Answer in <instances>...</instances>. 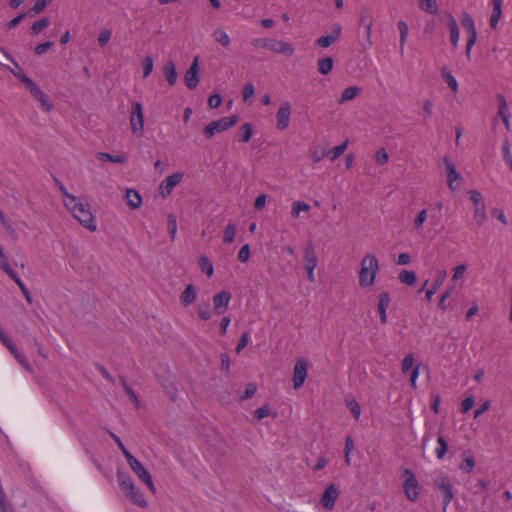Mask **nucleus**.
Masks as SVG:
<instances>
[{
  "label": "nucleus",
  "instance_id": "obj_1",
  "mask_svg": "<svg viewBox=\"0 0 512 512\" xmlns=\"http://www.w3.org/2000/svg\"><path fill=\"white\" fill-rule=\"evenodd\" d=\"M56 185L61 192L65 208L84 228L90 232H95L97 221L91 205L87 201H83L82 198L69 193L67 188L57 179Z\"/></svg>",
  "mask_w": 512,
  "mask_h": 512
},
{
  "label": "nucleus",
  "instance_id": "obj_2",
  "mask_svg": "<svg viewBox=\"0 0 512 512\" xmlns=\"http://www.w3.org/2000/svg\"><path fill=\"white\" fill-rule=\"evenodd\" d=\"M379 271V262L373 254H366L360 262L358 283L361 288L371 287Z\"/></svg>",
  "mask_w": 512,
  "mask_h": 512
},
{
  "label": "nucleus",
  "instance_id": "obj_3",
  "mask_svg": "<svg viewBox=\"0 0 512 512\" xmlns=\"http://www.w3.org/2000/svg\"><path fill=\"white\" fill-rule=\"evenodd\" d=\"M473 206V219L478 227H482L487 220V208L484 198L479 190L472 189L467 192Z\"/></svg>",
  "mask_w": 512,
  "mask_h": 512
},
{
  "label": "nucleus",
  "instance_id": "obj_4",
  "mask_svg": "<svg viewBox=\"0 0 512 512\" xmlns=\"http://www.w3.org/2000/svg\"><path fill=\"white\" fill-rule=\"evenodd\" d=\"M129 121L132 134L142 137L144 135V110L140 102L134 101L131 104Z\"/></svg>",
  "mask_w": 512,
  "mask_h": 512
},
{
  "label": "nucleus",
  "instance_id": "obj_5",
  "mask_svg": "<svg viewBox=\"0 0 512 512\" xmlns=\"http://www.w3.org/2000/svg\"><path fill=\"white\" fill-rule=\"evenodd\" d=\"M238 122V116L232 115L212 121L205 126L203 133L206 139H211L216 133H220L233 127Z\"/></svg>",
  "mask_w": 512,
  "mask_h": 512
},
{
  "label": "nucleus",
  "instance_id": "obj_6",
  "mask_svg": "<svg viewBox=\"0 0 512 512\" xmlns=\"http://www.w3.org/2000/svg\"><path fill=\"white\" fill-rule=\"evenodd\" d=\"M460 22L467 33L468 39L466 43V56L470 60L472 48L477 41V30L474 20L468 12H463L461 14Z\"/></svg>",
  "mask_w": 512,
  "mask_h": 512
},
{
  "label": "nucleus",
  "instance_id": "obj_7",
  "mask_svg": "<svg viewBox=\"0 0 512 512\" xmlns=\"http://www.w3.org/2000/svg\"><path fill=\"white\" fill-rule=\"evenodd\" d=\"M434 485L443 495V512H446L447 507L454 498L453 485L446 475L436 477L434 479Z\"/></svg>",
  "mask_w": 512,
  "mask_h": 512
},
{
  "label": "nucleus",
  "instance_id": "obj_8",
  "mask_svg": "<svg viewBox=\"0 0 512 512\" xmlns=\"http://www.w3.org/2000/svg\"><path fill=\"white\" fill-rule=\"evenodd\" d=\"M405 480L403 483V491L405 496L412 502L419 498V483L410 469L404 470Z\"/></svg>",
  "mask_w": 512,
  "mask_h": 512
},
{
  "label": "nucleus",
  "instance_id": "obj_9",
  "mask_svg": "<svg viewBox=\"0 0 512 512\" xmlns=\"http://www.w3.org/2000/svg\"><path fill=\"white\" fill-rule=\"evenodd\" d=\"M308 374V362L305 358H299L293 369V387L299 389L303 386Z\"/></svg>",
  "mask_w": 512,
  "mask_h": 512
},
{
  "label": "nucleus",
  "instance_id": "obj_10",
  "mask_svg": "<svg viewBox=\"0 0 512 512\" xmlns=\"http://www.w3.org/2000/svg\"><path fill=\"white\" fill-rule=\"evenodd\" d=\"M359 22L360 25L364 27L365 29V38L366 43L363 45L365 49H368L372 46V25H373V18L370 13V10L367 7H362L359 15Z\"/></svg>",
  "mask_w": 512,
  "mask_h": 512
},
{
  "label": "nucleus",
  "instance_id": "obj_11",
  "mask_svg": "<svg viewBox=\"0 0 512 512\" xmlns=\"http://www.w3.org/2000/svg\"><path fill=\"white\" fill-rule=\"evenodd\" d=\"M342 34V26L339 23H335L332 26L331 32L327 35L320 36L316 39L315 44L320 48H328L335 42H337Z\"/></svg>",
  "mask_w": 512,
  "mask_h": 512
},
{
  "label": "nucleus",
  "instance_id": "obj_12",
  "mask_svg": "<svg viewBox=\"0 0 512 512\" xmlns=\"http://www.w3.org/2000/svg\"><path fill=\"white\" fill-rule=\"evenodd\" d=\"M291 117V104L289 101H283L276 113V128L283 131L288 128Z\"/></svg>",
  "mask_w": 512,
  "mask_h": 512
},
{
  "label": "nucleus",
  "instance_id": "obj_13",
  "mask_svg": "<svg viewBox=\"0 0 512 512\" xmlns=\"http://www.w3.org/2000/svg\"><path fill=\"white\" fill-rule=\"evenodd\" d=\"M199 72V58L196 56L184 75L185 85L187 86L188 89L193 90L198 86Z\"/></svg>",
  "mask_w": 512,
  "mask_h": 512
},
{
  "label": "nucleus",
  "instance_id": "obj_14",
  "mask_svg": "<svg viewBox=\"0 0 512 512\" xmlns=\"http://www.w3.org/2000/svg\"><path fill=\"white\" fill-rule=\"evenodd\" d=\"M444 163L447 171V183L451 191H456L462 181V176L457 172L454 163L448 158L444 157Z\"/></svg>",
  "mask_w": 512,
  "mask_h": 512
},
{
  "label": "nucleus",
  "instance_id": "obj_15",
  "mask_svg": "<svg viewBox=\"0 0 512 512\" xmlns=\"http://www.w3.org/2000/svg\"><path fill=\"white\" fill-rule=\"evenodd\" d=\"M340 495L339 488L335 484L328 485L320 499L322 506L328 510H332Z\"/></svg>",
  "mask_w": 512,
  "mask_h": 512
},
{
  "label": "nucleus",
  "instance_id": "obj_16",
  "mask_svg": "<svg viewBox=\"0 0 512 512\" xmlns=\"http://www.w3.org/2000/svg\"><path fill=\"white\" fill-rule=\"evenodd\" d=\"M183 173L176 172L166 177L159 186L160 194L165 198L170 195L173 189L182 181Z\"/></svg>",
  "mask_w": 512,
  "mask_h": 512
},
{
  "label": "nucleus",
  "instance_id": "obj_17",
  "mask_svg": "<svg viewBox=\"0 0 512 512\" xmlns=\"http://www.w3.org/2000/svg\"><path fill=\"white\" fill-rule=\"evenodd\" d=\"M213 310L217 316L223 315L231 301V293L227 291H221L213 297Z\"/></svg>",
  "mask_w": 512,
  "mask_h": 512
},
{
  "label": "nucleus",
  "instance_id": "obj_18",
  "mask_svg": "<svg viewBox=\"0 0 512 512\" xmlns=\"http://www.w3.org/2000/svg\"><path fill=\"white\" fill-rule=\"evenodd\" d=\"M269 50L276 54H281L286 57H291L295 52V49L292 46V44L275 38L270 39Z\"/></svg>",
  "mask_w": 512,
  "mask_h": 512
},
{
  "label": "nucleus",
  "instance_id": "obj_19",
  "mask_svg": "<svg viewBox=\"0 0 512 512\" xmlns=\"http://www.w3.org/2000/svg\"><path fill=\"white\" fill-rule=\"evenodd\" d=\"M131 470L143 481L152 493L156 492L152 477L150 473L144 468L138 460L130 466Z\"/></svg>",
  "mask_w": 512,
  "mask_h": 512
},
{
  "label": "nucleus",
  "instance_id": "obj_20",
  "mask_svg": "<svg viewBox=\"0 0 512 512\" xmlns=\"http://www.w3.org/2000/svg\"><path fill=\"white\" fill-rule=\"evenodd\" d=\"M447 28L450 32V40L454 49H457L460 41V31L455 17L451 13L446 14Z\"/></svg>",
  "mask_w": 512,
  "mask_h": 512
},
{
  "label": "nucleus",
  "instance_id": "obj_21",
  "mask_svg": "<svg viewBox=\"0 0 512 512\" xmlns=\"http://www.w3.org/2000/svg\"><path fill=\"white\" fill-rule=\"evenodd\" d=\"M125 199L128 206L133 210L140 208L142 205V197L135 189L128 188L125 193Z\"/></svg>",
  "mask_w": 512,
  "mask_h": 512
},
{
  "label": "nucleus",
  "instance_id": "obj_22",
  "mask_svg": "<svg viewBox=\"0 0 512 512\" xmlns=\"http://www.w3.org/2000/svg\"><path fill=\"white\" fill-rule=\"evenodd\" d=\"M304 264L305 267L314 266L317 267V255L315 247L312 242L306 244L304 249Z\"/></svg>",
  "mask_w": 512,
  "mask_h": 512
},
{
  "label": "nucleus",
  "instance_id": "obj_23",
  "mask_svg": "<svg viewBox=\"0 0 512 512\" xmlns=\"http://www.w3.org/2000/svg\"><path fill=\"white\" fill-rule=\"evenodd\" d=\"M502 16V0H492V14L490 17V26L496 29Z\"/></svg>",
  "mask_w": 512,
  "mask_h": 512
},
{
  "label": "nucleus",
  "instance_id": "obj_24",
  "mask_svg": "<svg viewBox=\"0 0 512 512\" xmlns=\"http://www.w3.org/2000/svg\"><path fill=\"white\" fill-rule=\"evenodd\" d=\"M197 296L196 288L194 285L189 284L186 286L180 295V302L183 306H188L195 302Z\"/></svg>",
  "mask_w": 512,
  "mask_h": 512
},
{
  "label": "nucleus",
  "instance_id": "obj_25",
  "mask_svg": "<svg viewBox=\"0 0 512 512\" xmlns=\"http://www.w3.org/2000/svg\"><path fill=\"white\" fill-rule=\"evenodd\" d=\"M497 101H498V113H497V117L495 120L501 119L503 121L504 119L510 118L511 113L509 111V106H508V103H507L505 97L502 94H499L497 96Z\"/></svg>",
  "mask_w": 512,
  "mask_h": 512
},
{
  "label": "nucleus",
  "instance_id": "obj_26",
  "mask_svg": "<svg viewBox=\"0 0 512 512\" xmlns=\"http://www.w3.org/2000/svg\"><path fill=\"white\" fill-rule=\"evenodd\" d=\"M390 305V296L387 292H381L379 294V301H378V313L380 320H386L387 314L386 311Z\"/></svg>",
  "mask_w": 512,
  "mask_h": 512
},
{
  "label": "nucleus",
  "instance_id": "obj_27",
  "mask_svg": "<svg viewBox=\"0 0 512 512\" xmlns=\"http://www.w3.org/2000/svg\"><path fill=\"white\" fill-rule=\"evenodd\" d=\"M163 72L169 85L174 86L178 79V74L174 63L172 61L166 62V64L163 67Z\"/></svg>",
  "mask_w": 512,
  "mask_h": 512
},
{
  "label": "nucleus",
  "instance_id": "obj_28",
  "mask_svg": "<svg viewBox=\"0 0 512 512\" xmlns=\"http://www.w3.org/2000/svg\"><path fill=\"white\" fill-rule=\"evenodd\" d=\"M428 210L427 209H422L420 210L417 215L415 216L414 220H413V229L417 232V233H422L423 230H424V223L428 220Z\"/></svg>",
  "mask_w": 512,
  "mask_h": 512
},
{
  "label": "nucleus",
  "instance_id": "obj_29",
  "mask_svg": "<svg viewBox=\"0 0 512 512\" xmlns=\"http://www.w3.org/2000/svg\"><path fill=\"white\" fill-rule=\"evenodd\" d=\"M334 66V61L331 57L320 58L317 61V70L321 75H328Z\"/></svg>",
  "mask_w": 512,
  "mask_h": 512
},
{
  "label": "nucleus",
  "instance_id": "obj_30",
  "mask_svg": "<svg viewBox=\"0 0 512 512\" xmlns=\"http://www.w3.org/2000/svg\"><path fill=\"white\" fill-rule=\"evenodd\" d=\"M198 265L200 270L209 278H211L214 274V267L212 262L206 255H201L198 258Z\"/></svg>",
  "mask_w": 512,
  "mask_h": 512
},
{
  "label": "nucleus",
  "instance_id": "obj_31",
  "mask_svg": "<svg viewBox=\"0 0 512 512\" xmlns=\"http://www.w3.org/2000/svg\"><path fill=\"white\" fill-rule=\"evenodd\" d=\"M361 92V89L356 86H350L343 90L340 99L338 100L339 104H343L345 102L351 101L356 98Z\"/></svg>",
  "mask_w": 512,
  "mask_h": 512
},
{
  "label": "nucleus",
  "instance_id": "obj_32",
  "mask_svg": "<svg viewBox=\"0 0 512 512\" xmlns=\"http://www.w3.org/2000/svg\"><path fill=\"white\" fill-rule=\"evenodd\" d=\"M419 1V8L423 12L429 13V14H437L439 12V6L437 0H418Z\"/></svg>",
  "mask_w": 512,
  "mask_h": 512
},
{
  "label": "nucleus",
  "instance_id": "obj_33",
  "mask_svg": "<svg viewBox=\"0 0 512 512\" xmlns=\"http://www.w3.org/2000/svg\"><path fill=\"white\" fill-rule=\"evenodd\" d=\"M462 458H463V461L459 465V469L466 474L471 473L475 467L474 457L472 455L468 454L467 452H464L462 454Z\"/></svg>",
  "mask_w": 512,
  "mask_h": 512
},
{
  "label": "nucleus",
  "instance_id": "obj_34",
  "mask_svg": "<svg viewBox=\"0 0 512 512\" xmlns=\"http://www.w3.org/2000/svg\"><path fill=\"white\" fill-rule=\"evenodd\" d=\"M125 494L133 501L134 504H136L140 507L147 506V501H146L144 495L141 493V491L138 488L134 487L133 490H129Z\"/></svg>",
  "mask_w": 512,
  "mask_h": 512
},
{
  "label": "nucleus",
  "instance_id": "obj_35",
  "mask_svg": "<svg viewBox=\"0 0 512 512\" xmlns=\"http://www.w3.org/2000/svg\"><path fill=\"white\" fill-rule=\"evenodd\" d=\"M310 205L304 201H295L291 206V215L293 218H298L301 212H308Z\"/></svg>",
  "mask_w": 512,
  "mask_h": 512
},
{
  "label": "nucleus",
  "instance_id": "obj_36",
  "mask_svg": "<svg viewBox=\"0 0 512 512\" xmlns=\"http://www.w3.org/2000/svg\"><path fill=\"white\" fill-rule=\"evenodd\" d=\"M397 27H398V30H399V33H400V50L401 52L403 51L404 49V46L406 44V41H407V37H408V34H409V28H408V25L405 21L403 20H399L398 23H397Z\"/></svg>",
  "mask_w": 512,
  "mask_h": 512
},
{
  "label": "nucleus",
  "instance_id": "obj_37",
  "mask_svg": "<svg viewBox=\"0 0 512 512\" xmlns=\"http://www.w3.org/2000/svg\"><path fill=\"white\" fill-rule=\"evenodd\" d=\"M213 38L216 42L224 47H228L231 44L229 35L221 28L215 29L213 32Z\"/></svg>",
  "mask_w": 512,
  "mask_h": 512
},
{
  "label": "nucleus",
  "instance_id": "obj_38",
  "mask_svg": "<svg viewBox=\"0 0 512 512\" xmlns=\"http://www.w3.org/2000/svg\"><path fill=\"white\" fill-rule=\"evenodd\" d=\"M97 159L101 160V161H107V162L119 163V164L126 162V157L123 155H111V154L105 153V152H99L97 154Z\"/></svg>",
  "mask_w": 512,
  "mask_h": 512
},
{
  "label": "nucleus",
  "instance_id": "obj_39",
  "mask_svg": "<svg viewBox=\"0 0 512 512\" xmlns=\"http://www.w3.org/2000/svg\"><path fill=\"white\" fill-rule=\"evenodd\" d=\"M442 77L444 81L447 83L449 88H451L454 92L458 90V82L456 78L452 75L451 71H449L446 67L442 69Z\"/></svg>",
  "mask_w": 512,
  "mask_h": 512
},
{
  "label": "nucleus",
  "instance_id": "obj_40",
  "mask_svg": "<svg viewBox=\"0 0 512 512\" xmlns=\"http://www.w3.org/2000/svg\"><path fill=\"white\" fill-rule=\"evenodd\" d=\"M118 480H119V484H120L121 489L125 493H127L129 490H133L134 487H135L131 477L128 476V475L119 473L118 474Z\"/></svg>",
  "mask_w": 512,
  "mask_h": 512
},
{
  "label": "nucleus",
  "instance_id": "obj_41",
  "mask_svg": "<svg viewBox=\"0 0 512 512\" xmlns=\"http://www.w3.org/2000/svg\"><path fill=\"white\" fill-rule=\"evenodd\" d=\"M399 280L403 284L412 286L416 283V275L413 271L403 270L399 274Z\"/></svg>",
  "mask_w": 512,
  "mask_h": 512
},
{
  "label": "nucleus",
  "instance_id": "obj_42",
  "mask_svg": "<svg viewBox=\"0 0 512 512\" xmlns=\"http://www.w3.org/2000/svg\"><path fill=\"white\" fill-rule=\"evenodd\" d=\"M437 443H438V446L435 449V453H436L437 458L439 460H442L448 451V443L442 436L438 437Z\"/></svg>",
  "mask_w": 512,
  "mask_h": 512
},
{
  "label": "nucleus",
  "instance_id": "obj_43",
  "mask_svg": "<svg viewBox=\"0 0 512 512\" xmlns=\"http://www.w3.org/2000/svg\"><path fill=\"white\" fill-rule=\"evenodd\" d=\"M50 25L48 18L44 17L35 21L31 26V33L38 35L42 30L46 29Z\"/></svg>",
  "mask_w": 512,
  "mask_h": 512
},
{
  "label": "nucleus",
  "instance_id": "obj_44",
  "mask_svg": "<svg viewBox=\"0 0 512 512\" xmlns=\"http://www.w3.org/2000/svg\"><path fill=\"white\" fill-rule=\"evenodd\" d=\"M21 82L30 91L32 96L41 95V89L27 75H21Z\"/></svg>",
  "mask_w": 512,
  "mask_h": 512
},
{
  "label": "nucleus",
  "instance_id": "obj_45",
  "mask_svg": "<svg viewBox=\"0 0 512 512\" xmlns=\"http://www.w3.org/2000/svg\"><path fill=\"white\" fill-rule=\"evenodd\" d=\"M21 82L30 91L32 96L41 95V89L27 75H21Z\"/></svg>",
  "mask_w": 512,
  "mask_h": 512
},
{
  "label": "nucleus",
  "instance_id": "obj_46",
  "mask_svg": "<svg viewBox=\"0 0 512 512\" xmlns=\"http://www.w3.org/2000/svg\"><path fill=\"white\" fill-rule=\"evenodd\" d=\"M21 82L30 91L32 96L41 95V89L27 75H21Z\"/></svg>",
  "mask_w": 512,
  "mask_h": 512
},
{
  "label": "nucleus",
  "instance_id": "obj_47",
  "mask_svg": "<svg viewBox=\"0 0 512 512\" xmlns=\"http://www.w3.org/2000/svg\"><path fill=\"white\" fill-rule=\"evenodd\" d=\"M236 232H237L236 226L233 223H229L224 230V235H223L224 243H228V244L232 243L235 239Z\"/></svg>",
  "mask_w": 512,
  "mask_h": 512
},
{
  "label": "nucleus",
  "instance_id": "obj_48",
  "mask_svg": "<svg viewBox=\"0 0 512 512\" xmlns=\"http://www.w3.org/2000/svg\"><path fill=\"white\" fill-rule=\"evenodd\" d=\"M346 405L356 420H359L361 414V407L355 398L347 399Z\"/></svg>",
  "mask_w": 512,
  "mask_h": 512
},
{
  "label": "nucleus",
  "instance_id": "obj_49",
  "mask_svg": "<svg viewBox=\"0 0 512 512\" xmlns=\"http://www.w3.org/2000/svg\"><path fill=\"white\" fill-rule=\"evenodd\" d=\"M241 138L240 141L243 143H247L250 141L253 135V128L250 123H244L240 128Z\"/></svg>",
  "mask_w": 512,
  "mask_h": 512
},
{
  "label": "nucleus",
  "instance_id": "obj_50",
  "mask_svg": "<svg viewBox=\"0 0 512 512\" xmlns=\"http://www.w3.org/2000/svg\"><path fill=\"white\" fill-rule=\"evenodd\" d=\"M348 144H349V141L345 140L342 144L333 147L330 151V154H331L330 159L332 161H335L336 159H338L345 152V150L348 147Z\"/></svg>",
  "mask_w": 512,
  "mask_h": 512
},
{
  "label": "nucleus",
  "instance_id": "obj_51",
  "mask_svg": "<svg viewBox=\"0 0 512 512\" xmlns=\"http://www.w3.org/2000/svg\"><path fill=\"white\" fill-rule=\"evenodd\" d=\"M143 78H147L153 71V57L146 55L142 60Z\"/></svg>",
  "mask_w": 512,
  "mask_h": 512
},
{
  "label": "nucleus",
  "instance_id": "obj_52",
  "mask_svg": "<svg viewBox=\"0 0 512 512\" xmlns=\"http://www.w3.org/2000/svg\"><path fill=\"white\" fill-rule=\"evenodd\" d=\"M41 95L33 96L37 101L40 102L41 107L44 111L50 112L53 108V105L49 102L47 95L41 90Z\"/></svg>",
  "mask_w": 512,
  "mask_h": 512
},
{
  "label": "nucleus",
  "instance_id": "obj_53",
  "mask_svg": "<svg viewBox=\"0 0 512 512\" xmlns=\"http://www.w3.org/2000/svg\"><path fill=\"white\" fill-rule=\"evenodd\" d=\"M20 288V290H24L26 288V285L21 280L19 275L16 273V271L10 266L8 269L4 271Z\"/></svg>",
  "mask_w": 512,
  "mask_h": 512
},
{
  "label": "nucleus",
  "instance_id": "obj_54",
  "mask_svg": "<svg viewBox=\"0 0 512 512\" xmlns=\"http://www.w3.org/2000/svg\"><path fill=\"white\" fill-rule=\"evenodd\" d=\"M502 152L504 161L509 165L510 169L512 170V155L510 152V143L508 138L504 140Z\"/></svg>",
  "mask_w": 512,
  "mask_h": 512
},
{
  "label": "nucleus",
  "instance_id": "obj_55",
  "mask_svg": "<svg viewBox=\"0 0 512 512\" xmlns=\"http://www.w3.org/2000/svg\"><path fill=\"white\" fill-rule=\"evenodd\" d=\"M167 226L171 239L174 240L177 234V220L173 214L168 215Z\"/></svg>",
  "mask_w": 512,
  "mask_h": 512
},
{
  "label": "nucleus",
  "instance_id": "obj_56",
  "mask_svg": "<svg viewBox=\"0 0 512 512\" xmlns=\"http://www.w3.org/2000/svg\"><path fill=\"white\" fill-rule=\"evenodd\" d=\"M466 270H467L466 264H459V265L455 266L453 268L452 280L458 281V280L462 279L464 277Z\"/></svg>",
  "mask_w": 512,
  "mask_h": 512
},
{
  "label": "nucleus",
  "instance_id": "obj_57",
  "mask_svg": "<svg viewBox=\"0 0 512 512\" xmlns=\"http://www.w3.org/2000/svg\"><path fill=\"white\" fill-rule=\"evenodd\" d=\"M446 277H447V271L445 269L438 271L435 276V280L432 284V287L435 288L436 290H438L445 282Z\"/></svg>",
  "mask_w": 512,
  "mask_h": 512
},
{
  "label": "nucleus",
  "instance_id": "obj_58",
  "mask_svg": "<svg viewBox=\"0 0 512 512\" xmlns=\"http://www.w3.org/2000/svg\"><path fill=\"white\" fill-rule=\"evenodd\" d=\"M413 363H414V356H413V354L412 353L407 354L404 357V359L402 360V363H401L402 373H406L410 369H412L413 368Z\"/></svg>",
  "mask_w": 512,
  "mask_h": 512
},
{
  "label": "nucleus",
  "instance_id": "obj_59",
  "mask_svg": "<svg viewBox=\"0 0 512 512\" xmlns=\"http://www.w3.org/2000/svg\"><path fill=\"white\" fill-rule=\"evenodd\" d=\"M112 36V31L110 29H103L101 30L99 36H98V43L100 46H105L109 43Z\"/></svg>",
  "mask_w": 512,
  "mask_h": 512
},
{
  "label": "nucleus",
  "instance_id": "obj_60",
  "mask_svg": "<svg viewBox=\"0 0 512 512\" xmlns=\"http://www.w3.org/2000/svg\"><path fill=\"white\" fill-rule=\"evenodd\" d=\"M238 260L241 263H246L250 258V246L249 244H245L241 247L237 255Z\"/></svg>",
  "mask_w": 512,
  "mask_h": 512
},
{
  "label": "nucleus",
  "instance_id": "obj_61",
  "mask_svg": "<svg viewBox=\"0 0 512 512\" xmlns=\"http://www.w3.org/2000/svg\"><path fill=\"white\" fill-rule=\"evenodd\" d=\"M354 441L348 436L345 440V462L350 465V453L354 450Z\"/></svg>",
  "mask_w": 512,
  "mask_h": 512
},
{
  "label": "nucleus",
  "instance_id": "obj_62",
  "mask_svg": "<svg viewBox=\"0 0 512 512\" xmlns=\"http://www.w3.org/2000/svg\"><path fill=\"white\" fill-rule=\"evenodd\" d=\"M271 38H255L251 41V44L255 48H264L269 50Z\"/></svg>",
  "mask_w": 512,
  "mask_h": 512
},
{
  "label": "nucleus",
  "instance_id": "obj_63",
  "mask_svg": "<svg viewBox=\"0 0 512 512\" xmlns=\"http://www.w3.org/2000/svg\"><path fill=\"white\" fill-rule=\"evenodd\" d=\"M474 404H475V399L472 396L466 397L461 402V407H460L461 412L467 413L468 411H470L473 408Z\"/></svg>",
  "mask_w": 512,
  "mask_h": 512
},
{
  "label": "nucleus",
  "instance_id": "obj_64",
  "mask_svg": "<svg viewBox=\"0 0 512 512\" xmlns=\"http://www.w3.org/2000/svg\"><path fill=\"white\" fill-rule=\"evenodd\" d=\"M270 414V407L268 404H265L263 406H261L260 408H258L255 412H254V417L257 419V420H261L267 416H269Z\"/></svg>",
  "mask_w": 512,
  "mask_h": 512
}]
</instances>
